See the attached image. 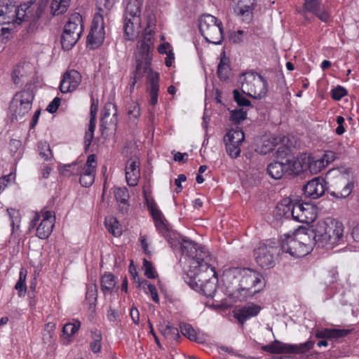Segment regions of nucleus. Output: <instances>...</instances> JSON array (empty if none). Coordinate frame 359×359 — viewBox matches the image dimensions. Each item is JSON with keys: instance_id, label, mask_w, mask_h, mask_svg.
I'll use <instances>...</instances> for the list:
<instances>
[{"instance_id": "obj_1", "label": "nucleus", "mask_w": 359, "mask_h": 359, "mask_svg": "<svg viewBox=\"0 0 359 359\" xmlns=\"http://www.w3.org/2000/svg\"><path fill=\"white\" fill-rule=\"evenodd\" d=\"M46 6V4L42 0L39 2L27 1L18 6L10 0H1L0 20L14 27L15 25L27 22L28 31L34 32L41 24L40 18Z\"/></svg>"}, {"instance_id": "obj_2", "label": "nucleus", "mask_w": 359, "mask_h": 359, "mask_svg": "<svg viewBox=\"0 0 359 359\" xmlns=\"http://www.w3.org/2000/svg\"><path fill=\"white\" fill-rule=\"evenodd\" d=\"M152 41L149 37L145 36L137 44V50L135 54L136 68L133 72L131 88H133L137 80L142 78L147 73V84L149 93V103L155 105L158 102V93L159 90V75L151 71L150 68L152 58Z\"/></svg>"}, {"instance_id": "obj_3", "label": "nucleus", "mask_w": 359, "mask_h": 359, "mask_svg": "<svg viewBox=\"0 0 359 359\" xmlns=\"http://www.w3.org/2000/svg\"><path fill=\"white\" fill-rule=\"evenodd\" d=\"M311 229L299 228L292 234L285 233L281 238L280 250L291 257L298 258L309 254L316 245Z\"/></svg>"}, {"instance_id": "obj_4", "label": "nucleus", "mask_w": 359, "mask_h": 359, "mask_svg": "<svg viewBox=\"0 0 359 359\" xmlns=\"http://www.w3.org/2000/svg\"><path fill=\"white\" fill-rule=\"evenodd\" d=\"M177 240L180 243L177 248H179L183 255L192 259L191 267L195 269L208 271L210 276L215 273L214 259L204 247L200 246L191 241L182 238L180 235Z\"/></svg>"}, {"instance_id": "obj_5", "label": "nucleus", "mask_w": 359, "mask_h": 359, "mask_svg": "<svg viewBox=\"0 0 359 359\" xmlns=\"http://www.w3.org/2000/svg\"><path fill=\"white\" fill-rule=\"evenodd\" d=\"M278 161L271 163L267 167V172L271 178L281 179L285 175L298 174L302 171L301 162L290 153L285 147H279L277 151Z\"/></svg>"}, {"instance_id": "obj_6", "label": "nucleus", "mask_w": 359, "mask_h": 359, "mask_svg": "<svg viewBox=\"0 0 359 359\" xmlns=\"http://www.w3.org/2000/svg\"><path fill=\"white\" fill-rule=\"evenodd\" d=\"M311 230L313 232L316 245L321 248L336 245L344 236L343 224L337 221H331L330 223L318 222Z\"/></svg>"}, {"instance_id": "obj_7", "label": "nucleus", "mask_w": 359, "mask_h": 359, "mask_svg": "<svg viewBox=\"0 0 359 359\" xmlns=\"http://www.w3.org/2000/svg\"><path fill=\"white\" fill-rule=\"evenodd\" d=\"M242 92L255 99H262L268 92V83L262 75L255 72H247L240 76Z\"/></svg>"}, {"instance_id": "obj_8", "label": "nucleus", "mask_w": 359, "mask_h": 359, "mask_svg": "<svg viewBox=\"0 0 359 359\" xmlns=\"http://www.w3.org/2000/svg\"><path fill=\"white\" fill-rule=\"evenodd\" d=\"M199 31L208 43L221 44L224 40L222 22L212 15L206 14L201 17Z\"/></svg>"}, {"instance_id": "obj_9", "label": "nucleus", "mask_w": 359, "mask_h": 359, "mask_svg": "<svg viewBox=\"0 0 359 359\" xmlns=\"http://www.w3.org/2000/svg\"><path fill=\"white\" fill-rule=\"evenodd\" d=\"M262 275L257 271L250 269H243L237 290L238 297L245 299L257 293L262 287Z\"/></svg>"}, {"instance_id": "obj_10", "label": "nucleus", "mask_w": 359, "mask_h": 359, "mask_svg": "<svg viewBox=\"0 0 359 359\" xmlns=\"http://www.w3.org/2000/svg\"><path fill=\"white\" fill-rule=\"evenodd\" d=\"M279 250L276 243L269 240L259 243L254 250V257L257 264L263 269H270L275 266Z\"/></svg>"}, {"instance_id": "obj_11", "label": "nucleus", "mask_w": 359, "mask_h": 359, "mask_svg": "<svg viewBox=\"0 0 359 359\" xmlns=\"http://www.w3.org/2000/svg\"><path fill=\"white\" fill-rule=\"evenodd\" d=\"M147 208L154 220L155 226L158 232L165 238L172 248L178 246L179 234L172 231L165 223L163 213L154 201H147Z\"/></svg>"}, {"instance_id": "obj_12", "label": "nucleus", "mask_w": 359, "mask_h": 359, "mask_svg": "<svg viewBox=\"0 0 359 359\" xmlns=\"http://www.w3.org/2000/svg\"><path fill=\"white\" fill-rule=\"evenodd\" d=\"M140 5L138 0H128L124 13V35L127 40L135 36V25L140 24Z\"/></svg>"}, {"instance_id": "obj_13", "label": "nucleus", "mask_w": 359, "mask_h": 359, "mask_svg": "<svg viewBox=\"0 0 359 359\" xmlns=\"http://www.w3.org/2000/svg\"><path fill=\"white\" fill-rule=\"evenodd\" d=\"M314 346V341L312 340L307 341L299 344H287L282 343L278 340L264 345L261 347L262 350L270 353H304L311 349Z\"/></svg>"}, {"instance_id": "obj_14", "label": "nucleus", "mask_w": 359, "mask_h": 359, "mask_svg": "<svg viewBox=\"0 0 359 359\" xmlns=\"http://www.w3.org/2000/svg\"><path fill=\"white\" fill-rule=\"evenodd\" d=\"M104 23L103 15L96 13L94 15L90 31L87 37V46L95 49L101 46L104 39Z\"/></svg>"}, {"instance_id": "obj_15", "label": "nucleus", "mask_w": 359, "mask_h": 359, "mask_svg": "<svg viewBox=\"0 0 359 359\" xmlns=\"http://www.w3.org/2000/svg\"><path fill=\"white\" fill-rule=\"evenodd\" d=\"M194 280L196 285L200 287L203 294L208 297H213L217 287V279L216 271L214 269V274L210 276L208 271H202L196 269Z\"/></svg>"}, {"instance_id": "obj_16", "label": "nucleus", "mask_w": 359, "mask_h": 359, "mask_svg": "<svg viewBox=\"0 0 359 359\" xmlns=\"http://www.w3.org/2000/svg\"><path fill=\"white\" fill-rule=\"evenodd\" d=\"M245 139L241 129H231L224 137V142L227 154L233 158H236L241 154V144Z\"/></svg>"}, {"instance_id": "obj_17", "label": "nucleus", "mask_w": 359, "mask_h": 359, "mask_svg": "<svg viewBox=\"0 0 359 359\" xmlns=\"http://www.w3.org/2000/svg\"><path fill=\"white\" fill-rule=\"evenodd\" d=\"M316 217L315 208L309 203L295 201L292 208V218L301 223H311Z\"/></svg>"}, {"instance_id": "obj_18", "label": "nucleus", "mask_w": 359, "mask_h": 359, "mask_svg": "<svg viewBox=\"0 0 359 359\" xmlns=\"http://www.w3.org/2000/svg\"><path fill=\"white\" fill-rule=\"evenodd\" d=\"M339 170L341 174L339 186L335 190L330 191V194L337 198H344L351 194L354 187V180L352 179L348 181V176L352 174L351 168L341 167Z\"/></svg>"}, {"instance_id": "obj_19", "label": "nucleus", "mask_w": 359, "mask_h": 359, "mask_svg": "<svg viewBox=\"0 0 359 359\" xmlns=\"http://www.w3.org/2000/svg\"><path fill=\"white\" fill-rule=\"evenodd\" d=\"M325 185L326 182L323 178L315 177L304 186V195L307 198L317 199L324 194Z\"/></svg>"}, {"instance_id": "obj_20", "label": "nucleus", "mask_w": 359, "mask_h": 359, "mask_svg": "<svg viewBox=\"0 0 359 359\" xmlns=\"http://www.w3.org/2000/svg\"><path fill=\"white\" fill-rule=\"evenodd\" d=\"M81 81V75L74 69L65 73L60 82V90L62 93L75 90Z\"/></svg>"}, {"instance_id": "obj_21", "label": "nucleus", "mask_w": 359, "mask_h": 359, "mask_svg": "<svg viewBox=\"0 0 359 359\" xmlns=\"http://www.w3.org/2000/svg\"><path fill=\"white\" fill-rule=\"evenodd\" d=\"M348 330L340 329H321L316 331L315 335L318 339H322L317 343L318 347L327 346V339H338L346 336L349 333Z\"/></svg>"}, {"instance_id": "obj_22", "label": "nucleus", "mask_w": 359, "mask_h": 359, "mask_svg": "<svg viewBox=\"0 0 359 359\" xmlns=\"http://www.w3.org/2000/svg\"><path fill=\"white\" fill-rule=\"evenodd\" d=\"M261 311L259 305L250 303L237 310L234 313V317L241 324H244L248 319L258 315Z\"/></svg>"}, {"instance_id": "obj_23", "label": "nucleus", "mask_w": 359, "mask_h": 359, "mask_svg": "<svg viewBox=\"0 0 359 359\" xmlns=\"http://www.w3.org/2000/svg\"><path fill=\"white\" fill-rule=\"evenodd\" d=\"M140 162L137 158H130L126 166V179L130 187L137 185L140 175Z\"/></svg>"}, {"instance_id": "obj_24", "label": "nucleus", "mask_w": 359, "mask_h": 359, "mask_svg": "<svg viewBox=\"0 0 359 359\" xmlns=\"http://www.w3.org/2000/svg\"><path fill=\"white\" fill-rule=\"evenodd\" d=\"M299 159L301 162V168H302V172L309 169L310 172L317 173L327 166L323 158L311 161L309 156H304Z\"/></svg>"}, {"instance_id": "obj_25", "label": "nucleus", "mask_w": 359, "mask_h": 359, "mask_svg": "<svg viewBox=\"0 0 359 359\" xmlns=\"http://www.w3.org/2000/svg\"><path fill=\"white\" fill-rule=\"evenodd\" d=\"M64 29L69 31L72 34L75 33L78 36H81L83 31L81 15L78 13L72 14L65 24Z\"/></svg>"}, {"instance_id": "obj_26", "label": "nucleus", "mask_w": 359, "mask_h": 359, "mask_svg": "<svg viewBox=\"0 0 359 359\" xmlns=\"http://www.w3.org/2000/svg\"><path fill=\"white\" fill-rule=\"evenodd\" d=\"M34 97V96L32 90L30 89H25L17 93L14 95L12 100V104H28L32 106Z\"/></svg>"}, {"instance_id": "obj_27", "label": "nucleus", "mask_w": 359, "mask_h": 359, "mask_svg": "<svg viewBox=\"0 0 359 359\" xmlns=\"http://www.w3.org/2000/svg\"><path fill=\"white\" fill-rule=\"evenodd\" d=\"M81 36L72 34L69 31L64 29L63 33L61 36V45L64 50H69L72 49L76 43Z\"/></svg>"}, {"instance_id": "obj_28", "label": "nucleus", "mask_w": 359, "mask_h": 359, "mask_svg": "<svg viewBox=\"0 0 359 359\" xmlns=\"http://www.w3.org/2000/svg\"><path fill=\"white\" fill-rule=\"evenodd\" d=\"M114 194L116 201L120 203L121 210H126L130 197L128 189L125 187H116L114 189Z\"/></svg>"}, {"instance_id": "obj_29", "label": "nucleus", "mask_w": 359, "mask_h": 359, "mask_svg": "<svg viewBox=\"0 0 359 359\" xmlns=\"http://www.w3.org/2000/svg\"><path fill=\"white\" fill-rule=\"evenodd\" d=\"M116 284V277L111 273H105L100 279L101 290L105 294L111 292Z\"/></svg>"}, {"instance_id": "obj_30", "label": "nucleus", "mask_w": 359, "mask_h": 359, "mask_svg": "<svg viewBox=\"0 0 359 359\" xmlns=\"http://www.w3.org/2000/svg\"><path fill=\"white\" fill-rule=\"evenodd\" d=\"M294 202L290 198L283 199L276 206L278 214L286 218L292 217V208Z\"/></svg>"}, {"instance_id": "obj_31", "label": "nucleus", "mask_w": 359, "mask_h": 359, "mask_svg": "<svg viewBox=\"0 0 359 359\" xmlns=\"http://www.w3.org/2000/svg\"><path fill=\"white\" fill-rule=\"evenodd\" d=\"M95 171L92 168H86L80 172L79 182L82 187H89L95 181Z\"/></svg>"}, {"instance_id": "obj_32", "label": "nucleus", "mask_w": 359, "mask_h": 359, "mask_svg": "<svg viewBox=\"0 0 359 359\" xmlns=\"http://www.w3.org/2000/svg\"><path fill=\"white\" fill-rule=\"evenodd\" d=\"M160 332L165 339L170 342L173 341H177L180 338L178 329L169 325L165 327L162 326L160 328Z\"/></svg>"}, {"instance_id": "obj_33", "label": "nucleus", "mask_w": 359, "mask_h": 359, "mask_svg": "<svg viewBox=\"0 0 359 359\" xmlns=\"http://www.w3.org/2000/svg\"><path fill=\"white\" fill-rule=\"evenodd\" d=\"M38 152L39 156L45 161H51L53 159V154L49 144L46 141L38 142Z\"/></svg>"}, {"instance_id": "obj_34", "label": "nucleus", "mask_w": 359, "mask_h": 359, "mask_svg": "<svg viewBox=\"0 0 359 359\" xmlns=\"http://www.w3.org/2000/svg\"><path fill=\"white\" fill-rule=\"evenodd\" d=\"M70 0H53L51 2V12L53 15H59L65 13L69 6Z\"/></svg>"}, {"instance_id": "obj_35", "label": "nucleus", "mask_w": 359, "mask_h": 359, "mask_svg": "<svg viewBox=\"0 0 359 359\" xmlns=\"http://www.w3.org/2000/svg\"><path fill=\"white\" fill-rule=\"evenodd\" d=\"M54 224L52 222L41 221L36 228V236L41 239H46L50 235Z\"/></svg>"}, {"instance_id": "obj_36", "label": "nucleus", "mask_w": 359, "mask_h": 359, "mask_svg": "<svg viewBox=\"0 0 359 359\" xmlns=\"http://www.w3.org/2000/svg\"><path fill=\"white\" fill-rule=\"evenodd\" d=\"M105 225L108 231L113 236L118 237L122 233V229L118 220L114 217L105 219Z\"/></svg>"}, {"instance_id": "obj_37", "label": "nucleus", "mask_w": 359, "mask_h": 359, "mask_svg": "<svg viewBox=\"0 0 359 359\" xmlns=\"http://www.w3.org/2000/svg\"><path fill=\"white\" fill-rule=\"evenodd\" d=\"M231 72V68L227 62V60L225 57L221 58V60L217 67V76L223 81H226L229 79Z\"/></svg>"}, {"instance_id": "obj_38", "label": "nucleus", "mask_w": 359, "mask_h": 359, "mask_svg": "<svg viewBox=\"0 0 359 359\" xmlns=\"http://www.w3.org/2000/svg\"><path fill=\"white\" fill-rule=\"evenodd\" d=\"M83 170L82 163H73L65 165L61 170V174L66 176L79 175Z\"/></svg>"}, {"instance_id": "obj_39", "label": "nucleus", "mask_w": 359, "mask_h": 359, "mask_svg": "<svg viewBox=\"0 0 359 359\" xmlns=\"http://www.w3.org/2000/svg\"><path fill=\"white\" fill-rule=\"evenodd\" d=\"M117 123H118L117 113H116V111H115L112 114L111 118H101L100 128L103 130H110V129L116 130Z\"/></svg>"}, {"instance_id": "obj_40", "label": "nucleus", "mask_w": 359, "mask_h": 359, "mask_svg": "<svg viewBox=\"0 0 359 359\" xmlns=\"http://www.w3.org/2000/svg\"><path fill=\"white\" fill-rule=\"evenodd\" d=\"M27 277V271L23 268L20 269L19 280L15 284V288L18 291V295L20 297L25 296L27 290V285L25 283Z\"/></svg>"}, {"instance_id": "obj_41", "label": "nucleus", "mask_w": 359, "mask_h": 359, "mask_svg": "<svg viewBox=\"0 0 359 359\" xmlns=\"http://www.w3.org/2000/svg\"><path fill=\"white\" fill-rule=\"evenodd\" d=\"M32 106L28 104H12V102H11L10 109L11 111H13L14 116H15L16 119H18V118H21L25 115H26L29 110L31 109Z\"/></svg>"}, {"instance_id": "obj_42", "label": "nucleus", "mask_w": 359, "mask_h": 359, "mask_svg": "<svg viewBox=\"0 0 359 359\" xmlns=\"http://www.w3.org/2000/svg\"><path fill=\"white\" fill-rule=\"evenodd\" d=\"M182 334L189 340L198 342L196 331L190 324L181 323L180 325Z\"/></svg>"}, {"instance_id": "obj_43", "label": "nucleus", "mask_w": 359, "mask_h": 359, "mask_svg": "<svg viewBox=\"0 0 359 359\" xmlns=\"http://www.w3.org/2000/svg\"><path fill=\"white\" fill-rule=\"evenodd\" d=\"M41 217H42L41 221L43 222H52V224H54L55 217L53 216L52 212L48 210H42L41 215L36 213L32 220L31 226L32 228L36 225Z\"/></svg>"}, {"instance_id": "obj_44", "label": "nucleus", "mask_w": 359, "mask_h": 359, "mask_svg": "<svg viewBox=\"0 0 359 359\" xmlns=\"http://www.w3.org/2000/svg\"><path fill=\"white\" fill-rule=\"evenodd\" d=\"M81 327V322L78 320H73V322L65 324L62 328L64 335L69 337L74 334Z\"/></svg>"}, {"instance_id": "obj_45", "label": "nucleus", "mask_w": 359, "mask_h": 359, "mask_svg": "<svg viewBox=\"0 0 359 359\" xmlns=\"http://www.w3.org/2000/svg\"><path fill=\"white\" fill-rule=\"evenodd\" d=\"M86 298L90 306H95L97 298V289L95 284H88L87 285Z\"/></svg>"}, {"instance_id": "obj_46", "label": "nucleus", "mask_w": 359, "mask_h": 359, "mask_svg": "<svg viewBox=\"0 0 359 359\" xmlns=\"http://www.w3.org/2000/svg\"><path fill=\"white\" fill-rule=\"evenodd\" d=\"M323 7L320 0H304V8L308 12L316 14Z\"/></svg>"}, {"instance_id": "obj_47", "label": "nucleus", "mask_w": 359, "mask_h": 359, "mask_svg": "<svg viewBox=\"0 0 359 359\" xmlns=\"http://www.w3.org/2000/svg\"><path fill=\"white\" fill-rule=\"evenodd\" d=\"M114 0H96V6L99 11L98 13L107 14L108 11L112 8Z\"/></svg>"}, {"instance_id": "obj_48", "label": "nucleus", "mask_w": 359, "mask_h": 359, "mask_svg": "<svg viewBox=\"0 0 359 359\" xmlns=\"http://www.w3.org/2000/svg\"><path fill=\"white\" fill-rule=\"evenodd\" d=\"M7 212L11 222L12 232L13 233L15 227L16 226V228L18 229L20 226V213L19 210L13 208L7 209Z\"/></svg>"}, {"instance_id": "obj_49", "label": "nucleus", "mask_w": 359, "mask_h": 359, "mask_svg": "<svg viewBox=\"0 0 359 359\" xmlns=\"http://www.w3.org/2000/svg\"><path fill=\"white\" fill-rule=\"evenodd\" d=\"M102 335L100 332H93V341L90 344L91 351L95 353H99L101 350Z\"/></svg>"}, {"instance_id": "obj_50", "label": "nucleus", "mask_w": 359, "mask_h": 359, "mask_svg": "<svg viewBox=\"0 0 359 359\" xmlns=\"http://www.w3.org/2000/svg\"><path fill=\"white\" fill-rule=\"evenodd\" d=\"M127 111L130 118L137 119L140 116V108L139 104L135 102H131L128 104Z\"/></svg>"}, {"instance_id": "obj_51", "label": "nucleus", "mask_w": 359, "mask_h": 359, "mask_svg": "<svg viewBox=\"0 0 359 359\" xmlns=\"http://www.w3.org/2000/svg\"><path fill=\"white\" fill-rule=\"evenodd\" d=\"M143 268L144 269V275L148 278H155L157 276L156 271L152 265V263L146 259L143 260Z\"/></svg>"}, {"instance_id": "obj_52", "label": "nucleus", "mask_w": 359, "mask_h": 359, "mask_svg": "<svg viewBox=\"0 0 359 359\" xmlns=\"http://www.w3.org/2000/svg\"><path fill=\"white\" fill-rule=\"evenodd\" d=\"M247 116V111L243 109H235L231 112V119L235 123H239L245 120Z\"/></svg>"}, {"instance_id": "obj_53", "label": "nucleus", "mask_w": 359, "mask_h": 359, "mask_svg": "<svg viewBox=\"0 0 359 359\" xmlns=\"http://www.w3.org/2000/svg\"><path fill=\"white\" fill-rule=\"evenodd\" d=\"M256 0H239L238 5L241 8V12L244 14L246 12H249L254 8L255 6Z\"/></svg>"}, {"instance_id": "obj_54", "label": "nucleus", "mask_w": 359, "mask_h": 359, "mask_svg": "<svg viewBox=\"0 0 359 359\" xmlns=\"http://www.w3.org/2000/svg\"><path fill=\"white\" fill-rule=\"evenodd\" d=\"M233 93V98L238 106L249 107L251 105V102L241 95L238 90H234Z\"/></svg>"}, {"instance_id": "obj_55", "label": "nucleus", "mask_w": 359, "mask_h": 359, "mask_svg": "<svg viewBox=\"0 0 359 359\" xmlns=\"http://www.w3.org/2000/svg\"><path fill=\"white\" fill-rule=\"evenodd\" d=\"M347 94V90L341 87L337 86L332 90V98L334 100H339Z\"/></svg>"}, {"instance_id": "obj_56", "label": "nucleus", "mask_w": 359, "mask_h": 359, "mask_svg": "<svg viewBox=\"0 0 359 359\" xmlns=\"http://www.w3.org/2000/svg\"><path fill=\"white\" fill-rule=\"evenodd\" d=\"M142 283L147 285L148 290L147 292L151 294L152 300L154 302L158 303L159 302V299L156 287L154 285L149 283L147 280L142 281Z\"/></svg>"}, {"instance_id": "obj_57", "label": "nucleus", "mask_w": 359, "mask_h": 359, "mask_svg": "<svg viewBox=\"0 0 359 359\" xmlns=\"http://www.w3.org/2000/svg\"><path fill=\"white\" fill-rule=\"evenodd\" d=\"M82 167H83V168H92L93 171H95V167H96L95 155H94V154L89 155L87 158L86 163H82Z\"/></svg>"}, {"instance_id": "obj_58", "label": "nucleus", "mask_w": 359, "mask_h": 359, "mask_svg": "<svg viewBox=\"0 0 359 359\" xmlns=\"http://www.w3.org/2000/svg\"><path fill=\"white\" fill-rule=\"evenodd\" d=\"M316 16L318 17L321 21L324 22H328L330 20V15L327 11H326L323 7L319 11H318L316 14Z\"/></svg>"}, {"instance_id": "obj_59", "label": "nucleus", "mask_w": 359, "mask_h": 359, "mask_svg": "<svg viewBox=\"0 0 359 359\" xmlns=\"http://www.w3.org/2000/svg\"><path fill=\"white\" fill-rule=\"evenodd\" d=\"M60 104V99L55 97L53 101L48 105L47 111L50 113H54L57 111Z\"/></svg>"}, {"instance_id": "obj_60", "label": "nucleus", "mask_w": 359, "mask_h": 359, "mask_svg": "<svg viewBox=\"0 0 359 359\" xmlns=\"http://www.w3.org/2000/svg\"><path fill=\"white\" fill-rule=\"evenodd\" d=\"M107 319L111 322H116L118 320L119 315L118 312L111 307H109L107 314Z\"/></svg>"}, {"instance_id": "obj_61", "label": "nucleus", "mask_w": 359, "mask_h": 359, "mask_svg": "<svg viewBox=\"0 0 359 359\" xmlns=\"http://www.w3.org/2000/svg\"><path fill=\"white\" fill-rule=\"evenodd\" d=\"M111 109L114 110V112L115 111H116L115 105H114L111 103L107 104L104 106V112H103V115H102V118H111V115H112L111 114Z\"/></svg>"}, {"instance_id": "obj_62", "label": "nucleus", "mask_w": 359, "mask_h": 359, "mask_svg": "<svg viewBox=\"0 0 359 359\" xmlns=\"http://www.w3.org/2000/svg\"><path fill=\"white\" fill-rule=\"evenodd\" d=\"M323 159L327 165L330 163L333 162L336 158V154L333 151H326L323 156Z\"/></svg>"}, {"instance_id": "obj_63", "label": "nucleus", "mask_w": 359, "mask_h": 359, "mask_svg": "<svg viewBox=\"0 0 359 359\" xmlns=\"http://www.w3.org/2000/svg\"><path fill=\"white\" fill-rule=\"evenodd\" d=\"M130 317L133 323L136 325L140 322V313L136 307H132L130 309Z\"/></svg>"}, {"instance_id": "obj_64", "label": "nucleus", "mask_w": 359, "mask_h": 359, "mask_svg": "<svg viewBox=\"0 0 359 359\" xmlns=\"http://www.w3.org/2000/svg\"><path fill=\"white\" fill-rule=\"evenodd\" d=\"M186 180H187L186 176L184 174H180L178 175L177 178L175 180V184L177 186L176 191L177 193L180 192L182 189L181 183L182 182H185Z\"/></svg>"}]
</instances>
